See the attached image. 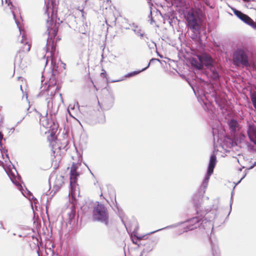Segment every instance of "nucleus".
I'll use <instances>...</instances> for the list:
<instances>
[{
    "mask_svg": "<svg viewBox=\"0 0 256 256\" xmlns=\"http://www.w3.org/2000/svg\"><path fill=\"white\" fill-rule=\"evenodd\" d=\"M194 206L198 216L188 219L184 222H178L164 228H160L148 233V234H152L164 229L176 228L180 224L183 225V230L180 233L187 232L199 227V222L200 220H202L200 226L202 228L205 230L210 229V228L212 229L213 223L212 220L216 218V212L218 210V206L217 204H214L212 208H210V209L207 208L204 210H202L200 204L198 202H194Z\"/></svg>",
    "mask_w": 256,
    "mask_h": 256,
    "instance_id": "1",
    "label": "nucleus"
},
{
    "mask_svg": "<svg viewBox=\"0 0 256 256\" xmlns=\"http://www.w3.org/2000/svg\"><path fill=\"white\" fill-rule=\"evenodd\" d=\"M48 8L46 6L45 14L47 15L48 20H47V30L46 34L48 35L46 38V52H50L52 56V53L56 50V43L54 42L55 37L56 36L58 26L56 22V13L52 8L50 17L48 12Z\"/></svg>",
    "mask_w": 256,
    "mask_h": 256,
    "instance_id": "2",
    "label": "nucleus"
},
{
    "mask_svg": "<svg viewBox=\"0 0 256 256\" xmlns=\"http://www.w3.org/2000/svg\"><path fill=\"white\" fill-rule=\"evenodd\" d=\"M198 62L193 58L192 60V65L198 70L203 69L204 66L210 68L214 66V60L208 54L204 52L196 55Z\"/></svg>",
    "mask_w": 256,
    "mask_h": 256,
    "instance_id": "3",
    "label": "nucleus"
},
{
    "mask_svg": "<svg viewBox=\"0 0 256 256\" xmlns=\"http://www.w3.org/2000/svg\"><path fill=\"white\" fill-rule=\"evenodd\" d=\"M93 220L94 221L100 222L106 226L108 224V214L106 208L104 204L98 202L94 207L92 212Z\"/></svg>",
    "mask_w": 256,
    "mask_h": 256,
    "instance_id": "4",
    "label": "nucleus"
},
{
    "mask_svg": "<svg viewBox=\"0 0 256 256\" xmlns=\"http://www.w3.org/2000/svg\"><path fill=\"white\" fill-rule=\"evenodd\" d=\"M216 155L214 152H213L210 157L206 174L199 189V192L202 196L205 193L206 190L208 186L210 178L214 172V169L216 166Z\"/></svg>",
    "mask_w": 256,
    "mask_h": 256,
    "instance_id": "5",
    "label": "nucleus"
},
{
    "mask_svg": "<svg viewBox=\"0 0 256 256\" xmlns=\"http://www.w3.org/2000/svg\"><path fill=\"white\" fill-rule=\"evenodd\" d=\"M233 63L235 66L242 65L244 66H250L247 52L243 48H238L232 56Z\"/></svg>",
    "mask_w": 256,
    "mask_h": 256,
    "instance_id": "6",
    "label": "nucleus"
},
{
    "mask_svg": "<svg viewBox=\"0 0 256 256\" xmlns=\"http://www.w3.org/2000/svg\"><path fill=\"white\" fill-rule=\"evenodd\" d=\"M45 84L46 86H44V88H42V86L40 88V92L38 94V96H47V97L45 99L47 103L48 110L46 113V116H47L48 110L50 112L52 108V99L54 95V94H53L52 91L50 92V94H49V92L52 88H54L55 86H51L50 84H49L48 86L46 85V83H45Z\"/></svg>",
    "mask_w": 256,
    "mask_h": 256,
    "instance_id": "7",
    "label": "nucleus"
},
{
    "mask_svg": "<svg viewBox=\"0 0 256 256\" xmlns=\"http://www.w3.org/2000/svg\"><path fill=\"white\" fill-rule=\"evenodd\" d=\"M114 102V96L111 91L107 90L106 94L102 96V100L101 102L98 101V104L102 110H108L113 106Z\"/></svg>",
    "mask_w": 256,
    "mask_h": 256,
    "instance_id": "8",
    "label": "nucleus"
},
{
    "mask_svg": "<svg viewBox=\"0 0 256 256\" xmlns=\"http://www.w3.org/2000/svg\"><path fill=\"white\" fill-rule=\"evenodd\" d=\"M78 10L81 12L82 20L78 27V32L86 36H88V32L90 29V22L86 20V13L84 11L83 8L78 7Z\"/></svg>",
    "mask_w": 256,
    "mask_h": 256,
    "instance_id": "9",
    "label": "nucleus"
},
{
    "mask_svg": "<svg viewBox=\"0 0 256 256\" xmlns=\"http://www.w3.org/2000/svg\"><path fill=\"white\" fill-rule=\"evenodd\" d=\"M186 20L192 32L200 34V26L194 15L192 13L189 14Z\"/></svg>",
    "mask_w": 256,
    "mask_h": 256,
    "instance_id": "10",
    "label": "nucleus"
},
{
    "mask_svg": "<svg viewBox=\"0 0 256 256\" xmlns=\"http://www.w3.org/2000/svg\"><path fill=\"white\" fill-rule=\"evenodd\" d=\"M8 174V175L12 182L18 187V189L21 191L22 193L24 196L27 197L29 199L32 198L34 200H37L36 198L33 196L32 193L27 189H26L25 190L26 192V194H24V190L23 189L21 184L16 180V178L14 174H12L11 175H10Z\"/></svg>",
    "mask_w": 256,
    "mask_h": 256,
    "instance_id": "11",
    "label": "nucleus"
},
{
    "mask_svg": "<svg viewBox=\"0 0 256 256\" xmlns=\"http://www.w3.org/2000/svg\"><path fill=\"white\" fill-rule=\"evenodd\" d=\"M210 96L214 99L216 104L218 105V107L222 110L226 109L227 102L226 99L222 98L217 94L215 90L210 94Z\"/></svg>",
    "mask_w": 256,
    "mask_h": 256,
    "instance_id": "12",
    "label": "nucleus"
},
{
    "mask_svg": "<svg viewBox=\"0 0 256 256\" xmlns=\"http://www.w3.org/2000/svg\"><path fill=\"white\" fill-rule=\"evenodd\" d=\"M247 134L250 142L256 145V124L254 123L248 124Z\"/></svg>",
    "mask_w": 256,
    "mask_h": 256,
    "instance_id": "13",
    "label": "nucleus"
},
{
    "mask_svg": "<svg viewBox=\"0 0 256 256\" xmlns=\"http://www.w3.org/2000/svg\"><path fill=\"white\" fill-rule=\"evenodd\" d=\"M232 10L234 14L244 23L250 26L253 24V20L248 15L235 8Z\"/></svg>",
    "mask_w": 256,
    "mask_h": 256,
    "instance_id": "14",
    "label": "nucleus"
},
{
    "mask_svg": "<svg viewBox=\"0 0 256 256\" xmlns=\"http://www.w3.org/2000/svg\"><path fill=\"white\" fill-rule=\"evenodd\" d=\"M129 26H130L131 30L138 36H140V38L145 37L146 39H148V38L146 36V34H145L144 31L142 30L140 26H139L134 23L130 24Z\"/></svg>",
    "mask_w": 256,
    "mask_h": 256,
    "instance_id": "15",
    "label": "nucleus"
},
{
    "mask_svg": "<svg viewBox=\"0 0 256 256\" xmlns=\"http://www.w3.org/2000/svg\"><path fill=\"white\" fill-rule=\"evenodd\" d=\"M78 176H70V192L69 193V196L70 195L72 196V197L74 196V192L76 190L77 184V179Z\"/></svg>",
    "mask_w": 256,
    "mask_h": 256,
    "instance_id": "16",
    "label": "nucleus"
},
{
    "mask_svg": "<svg viewBox=\"0 0 256 256\" xmlns=\"http://www.w3.org/2000/svg\"><path fill=\"white\" fill-rule=\"evenodd\" d=\"M212 247V254L213 256H220V252L216 242H213L210 238H209Z\"/></svg>",
    "mask_w": 256,
    "mask_h": 256,
    "instance_id": "17",
    "label": "nucleus"
},
{
    "mask_svg": "<svg viewBox=\"0 0 256 256\" xmlns=\"http://www.w3.org/2000/svg\"><path fill=\"white\" fill-rule=\"evenodd\" d=\"M5 3L7 4L8 6H10V9L12 10L11 12H12V14L15 20V22H16V24L17 25V26L18 27L20 32L21 33L22 30L20 29V27L19 26L20 22H19L18 20L16 18V14H14V12L12 10V8H14V6L12 4V2L10 1V0H5Z\"/></svg>",
    "mask_w": 256,
    "mask_h": 256,
    "instance_id": "18",
    "label": "nucleus"
},
{
    "mask_svg": "<svg viewBox=\"0 0 256 256\" xmlns=\"http://www.w3.org/2000/svg\"><path fill=\"white\" fill-rule=\"evenodd\" d=\"M76 211V208L74 206H72L70 209V212H68V222L71 224L74 222Z\"/></svg>",
    "mask_w": 256,
    "mask_h": 256,
    "instance_id": "19",
    "label": "nucleus"
},
{
    "mask_svg": "<svg viewBox=\"0 0 256 256\" xmlns=\"http://www.w3.org/2000/svg\"><path fill=\"white\" fill-rule=\"evenodd\" d=\"M228 126L230 131L234 133L236 132V128L238 126V122L234 119H232L229 122Z\"/></svg>",
    "mask_w": 256,
    "mask_h": 256,
    "instance_id": "20",
    "label": "nucleus"
},
{
    "mask_svg": "<svg viewBox=\"0 0 256 256\" xmlns=\"http://www.w3.org/2000/svg\"><path fill=\"white\" fill-rule=\"evenodd\" d=\"M78 166L77 164L73 163L70 168V176H78L79 174L77 172Z\"/></svg>",
    "mask_w": 256,
    "mask_h": 256,
    "instance_id": "21",
    "label": "nucleus"
},
{
    "mask_svg": "<svg viewBox=\"0 0 256 256\" xmlns=\"http://www.w3.org/2000/svg\"><path fill=\"white\" fill-rule=\"evenodd\" d=\"M212 72L211 77L214 80H218L220 78V75L218 72L216 70V68L212 66V67L210 68Z\"/></svg>",
    "mask_w": 256,
    "mask_h": 256,
    "instance_id": "22",
    "label": "nucleus"
},
{
    "mask_svg": "<svg viewBox=\"0 0 256 256\" xmlns=\"http://www.w3.org/2000/svg\"><path fill=\"white\" fill-rule=\"evenodd\" d=\"M143 71L144 70H140L134 71V72H132L127 74H126L124 76V77L125 78L132 77V76L137 75L138 74H140V72H143Z\"/></svg>",
    "mask_w": 256,
    "mask_h": 256,
    "instance_id": "23",
    "label": "nucleus"
},
{
    "mask_svg": "<svg viewBox=\"0 0 256 256\" xmlns=\"http://www.w3.org/2000/svg\"><path fill=\"white\" fill-rule=\"evenodd\" d=\"M209 96H206L204 94L201 98L202 101L203 102L204 104L206 106L207 104V102H210V100H209Z\"/></svg>",
    "mask_w": 256,
    "mask_h": 256,
    "instance_id": "24",
    "label": "nucleus"
},
{
    "mask_svg": "<svg viewBox=\"0 0 256 256\" xmlns=\"http://www.w3.org/2000/svg\"><path fill=\"white\" fill-rule=\"evenodd\" d=\"M51 64H52V74L55 75L54 72H56L58 66H56V65L54 64V60L53 58H52V59H51Z\"/></svg>",
    "mask_w": 256,
    "mask_h": 256,
    "instance_id": "25",
    "label": "nucleus"
},
{
    "mask_svg": "<svg viewBox=\"0 0 256 256\" xmlns=\"http://www.w3.org/2000/svg\"><path fill=\"white\" fill-rule=\"evenodd\" d=\"M250 98L253 106L254 108L256 110V94H252L250 96Z\"/></svg>",
    "mask_w": 256,
    "mask_h": 256,
    "instance_id": "26",
    "label": "nucleus"
},
{
    "mask_svg": "<svg viewBox=\"0 0 256 256\" xmlns=\"http://www.w3.org/2000/svg\"><path fill=\"white\" fill-rule=\"evenodd\" d=\"M155 61H158V62H160V60L158 58H152L150 60V62L148 64V66L143 68L142 69V70H146L150 66V64H152V62H154Z\"/></svg>",
    "mask_w": 256,
    "mask_h": 256,
    "instance_id": "27",
    "label": "nucleus"
},
{
    "mask_svg": "<svg viewBox=\"0 0 256 256\" xmlns=\"http://www.w3.org/2000/svg\"><path fill=\"white\" fill-rule=\"evenodd\" d=\"M6 140L5 138H4L3 134L2 133V132H0V146L2 148V140Z\"/></svg>",
    "mask_w": 256,
    "mask_h": 256,
    "instance_id": "28",
    "label": "nucleus"
},
{
    "mask_svg": "<svg viewBox=\"0 0 256 256\" xmlns=\"http://www.w3.org/2000/svg\"><path fill=\"white\" fill-rule=\"evenodd\" d=\"M149 18H150V24H152L154 22V20L152 18V12H150Z\"/></svg>",
    "mask_w": 256,
    "mask_h": 256,
    "instance_id": "29",
    "label": "nucleus"
},
{
    "mask_svg": "<svg viewBox=\"0 0 256 256\" xmlns=\"http://www.w3.org/2000/svg\"><path fill=\"white\" fill-rule=\"evenodd\" d=\"M0 150L2 152H4L5 154H6V153H8V150L5 148H4L2 146V148H1L0 146Z\"/></svg>",
    "mask_w": 256,
    "mask_h": 256,
    "instance_id": "30",
    "label": "nucleus"
},
{
    "mask_svg": "<svg viewBox=\"0 0 256 256\" xmlns=\"http://www.w3.org/2000/svg\"><path fill=\"white\" fill-rule=\"evenodd\" d=\"M254 146L252 144H248V148L249 150H254Z\"/></svg>",
    "mask_w": 256,
    "mask_h": 256,
    "instance_id": "31",
    "label": "nucleus"
},
{
    "mask_svg": "<svg viewBox=\"0 0 256 256\" xmlns=\"http://www.w3.org/2000/svg\"><path fill=\"white\" fill-rule=\"evenodd\" d=\"M0 228L5 229L4 227L3 226L2 222H0Z\"/></svg>",
    "mask_w": 256,
    "mask_h": 256,
    "instance_id": "32",
    "label": "nucleus"
},
{
    "mask_svg": "<svg viewBox=\"0 0 256 256\" xmlns=\"http://www.w3.org/2000/svg\"><path fill=\"white\" fill-rule=\"evenodd\" d=\"M256 166V165H254V163L250 167L248 168V170H251L252 168H253L254 166Z\"/></svg>",
    "mask_w": 256,
    "mask_h": 256,
    "instance_id": "33",
    "label": "nucleus"
},
{
    "mask_svg": "<svg viewBox=\"0 0 256 256\" xmlns=\"http://www.w3.org/2000/svg\"><path fill=\"white\" fill-rule=\"evenodd\" d=\"M114 80L112 81V82H120V80Z\"/></svg>",
    "mask_w": 256,
    "mask_h": 256,
    "instance_id": "34",
    "label": "nucleus"
},
{
    "mask_svg": "<svg viewBox=\"0 0 256 256\" xmlns=\"http://www.w3.org/2000/svg\"><path fill=\"white\" fill-rule=\"evenodd\" d=\"M246 174L240 178V180L238 182L237 184H239L241 180L246 176Z\"/></svg>",
    "mask_w": 256,
    "mask_h": 256,
    "instance_id": "35",
    "label": "nucleus"
},
{
    "mask_svg": "<svg viewBox=\"0 0 256 256\" xmlns=\"http://www.w3.org/2000/svg\"><path fill=\"white\" fill-rule=\"evenodd\" d=\"M61 186H62V183L59 184H56L54 186H56V187H58V188H59Z\"/></svg>",
    "mask_w": 256,
    "mask_h": 256,
    "instance_id": "36",
    "label": "nucleus"
},
{
    "mask_svg": "<svg viewBox=\"0 0 256 256\" xmlns=\"http://www.w3.org/2000/svg\"><path fill=\"white\" fill-rule=\"evenodd\" d=\"M157 55L160 56V58H162L163 56L161 55L158 51H156Z\"/></svg>",
    "mask_w": 256,
    "mask_h": 256,
    "instance_id": "37",
    "label": "nucleus"
},
{
    "mask_svg": "<svg viewBox=\"0 0 256 256\" xmlns=\"http://www.w3.org/2000/svg\"><path fill=\"white\" fill-rule=\"evenodd\" d=\"M54 90L56 92L60 90V88L58 86H57L56 88H55Z\"/></svg>",
    "mask_w": 256,
    "mask_h": 256,
    "instance_id": "38",
    "label": "nucleus"
},
{
    "mask_svg": "<svg viewBox=\"0 0 256 256\" xmlns=\"http://www.w3.org/2000/svg\"><path fill=\"white\" fill-rule=\"evenodd\" d=\"M26 46H28V48L26 49V50L27 52H28L30 50V44H28Z\"/></svg>",
    "mask_w": 256,
    "mask_h": 256,
    "instance_id": "39",
    "label": "nucleus"
},
{
    "mask_svg": "<svg viewBox=\"0 0 256 256\" xmlns=\"http://www.w3.org/2000/svg\"><path fill=\"white\" fill-rule=\"evenodd\" d=\"M14 128H12L10 129V131L12 133L14 132Z\"/></svg>",
    "mask_w": 256,
    "mask_h": 256,
    "instance_id": "40",
    "label": "nucleus"
},
{
    "mask_svg": "<svg viewBox=\"0 0 256 256\" xmlns=\"http://www.w3.org/2000/svg\"><path fill=\"white\" fill-rule=\"evenodd\" d=\"M15 170H16V169H15ZM16 172V174L18 175L17 179L18 180L20 178V179L21 178H20V177L18 176V172Z\"/></svg>",
    "mask_w": 256,
    "mask_h": 256,
    "instance_id": "41",
    "label": "nucleus"
},
{
    "mask_svg": "<svg viewBox=\"0 0 256 256\" xmlns=\"http://www.w3.org/2000/svg\"><path fill=\"white\" fill-rule=\"evenodd\" d=\"M21 42L22 44H24V35L22 36V40H21Z\"/></svg>",
    "mask_w": 256,
    "mask_h": 256,
    "instance_id": "42",
    "label": "nucleus"
},
{
    "mask_svg": "<svg viewBox=\"0 0 256 256\" xmlns=\"http://www.w3.org/2000/svg\"><path fill=\"white\" fill-rule=\"evenodd\" d=\"M5 155H6V157L9 160V156H8V153H6Z\"/></svg>",
    "mask_w": 256,
    "mask_h": 256,
    "instance_id": "43",
    "label": "nucleus"
},
{
    "mask_svg": "<svg viewBox=\"0 0 256 256\" xmlns=\"http://www.w3.org/2000/svg\"><path fill=\"white\" fill-rule=\"evenodd\" d=\"M106 74V72L104 73V72H102L101 73V76H104Z\"/></svg>",
    "mask_w": 256,
    "mask_h": 256,
    "instance_id": "44",
    "label": "nucleus"
},
{
    "mask_svg": "<svg viewBox=\"0 0 256 256\" xmlns=\"http://www.w3.org/2000/svg\"><path fill=\"white\" fill-rule=\"evenodd\" d=\"M23 119H24V117L22 118V120H20V121L18 122H17V124H20Z\"/></svg>",
    "mask_w": 256,
    "mask_h": 256,
    "instance_id": "45",
    "label": "nucleus"
},
{
    "mask_svg": "<svg viewBox=\"0 0 256 256\" xmlns=\"http://www.w3.org/2000/svg\"><path fill=\"white\" fill-rule=\"evenodd\" d=\"M126 30H131L130 26V27L126 28Z\"/></svg>",
    "mask_w": 256,
    "mask_h": 256,
    "instance_id": "46",
    "label": "nucleus"
},
{
    "mask_svg": "<svg viewBox=\"0 0 256 256\" xmlns=\"http://www.w3.org/2000/svg\"><path fill=\"white\" fill-rule=\"evenodd\" d=\"M152 46L156 47V44L154 42H152Z\"/></svg>",
    "mask_w": 256,
    "mask_h": 256,
    "instance_id": "47",
    "label": "nucleus"
},
{
    "mask_svg": "<svg viewBox=\"0 0 256 256\" xmlns=\"http://www.w3.org/2000/svg\"><path fill=\"white\" fill-rule=\"evenodd\" d=\"M245 2H248L250 1V0H243Z\"/></svg>",
    "mask_w": 256,
    "mask_h": 256,
    "instance_id": "48",
    "label": "nucleus"
},
{
    "mask_svg": "<svg viewBox=\"0 0 256 256\" xmlns=\"http://www.w3.org/2000/svg\"><path fill=\"white\" fill-rule=\"evenodd\" d=\"M20 90H22V92H23V90H22V86H20Z\"/></svg>",
    "mask_w": 256,
    "mask_h": 256,
    "instance_id": "49",
    "label": "nucleus"
},
{
    "mask_svg": "<svg viewBox=\"0 0 256 256\" xmlns=\"http://www.w3.org/2000/svg\"><path fill=\"white\" fill-rule=\"evenodd\" d=\"M2 4H3V0H0Z\"/></svg>",
    "mask_w": 256,
    "mask_h": 256,
    "instance_id": "50",
    "label": "nucleus"
},
{
    "mask_svg": "<svg viewBox=\"0 0 256 256\" xmlns=\"http://www.w3.org/2000/svg\"><path fill=\"white\" fill-rule=\"evenodd\" d=\"M60 178H62V180L63 179V178H64V176H60Z\"/></svg>",
    "mask_w": 256,
    "mask_h": 256,
    "instance_id": "51",
    "label": "nucleus"
},
{
    "mask_svg": "<svg viewBox=\"0 0 256 256\" xmlns=\"http://www.w3.org/2000/svg\"><path fill=\"white\" fill-rule=\"evenodd\" d=\"M60 96L61 98H62V94H60Z\"/></svg>",
    "mask_w": 256,
    "mask_h": 256,
    "instance_id": "52",
    "label": "nucleus"
},
{
    "mask_svg": "<svg viewBox=\"0 0 256 256\" xmlns=\"http://www.w3.org/2000/svg\"><path fill=\"white\" fill-rule=\"evenodd\" d=\"M2 118H0V122H2Z\"/></svg>",
    "mask_w": 256,
    "mask_h": 256,
    "instance_id": "53",
    "label": "nucleus"
},
{
    "mask_svg": "<svg viewBox=\"0 0 256 256\" xmlns=\"http://www.w3.org/2000/svg\"><path fill=\"white\" fill-rule=\"evenodd\" d=\"M232 193L231 200H232Z\"/></svg>",
    "mask_w": 256,
    "mask_h": 256,
    "instance_id": "54",
    "label": "nucleus"
},
{
    "mask_svg": "<svg viewBox=\"0 0 256 256\" xmlns=\"http://www.w3.org/2000/svg\"><path fill=\"white\" fill-rule=\"evenodd\" d=\"M214 140H215V136L214 135Z\"/></svg>",
    "mask_w": 256,
    "mask_h": 256,
    "instance_id": "55",
    "label": "nucleus"
},
{
    "mask_svg": "<svg viewBox=\"0 0 256 256\" xmlns=\"http://www.w3.org/2000/svg\"><path fill=\"white\" fill-rule=\"evenodd\" d=\"M254 165L256 166V161L254 162Z\"/></svg>",
    "mask_w": 256,
    "mask_h": 256,
    "instance_id": "56",
    "label": "nucleus"
},
{
    "mask_svg": "<svg viewBox=\"0 0 256 256\" xmlns=\"http://www.w3.org/2000/svg\"><path fill=\"white\" fill-rule=\"evenodd\" d=\"M36 238V240H37V242H38V238Z\"/></svg>",
    "mask_w": 256,
    "mask_h": 256,
    "instance_id": "57",
    "label": "nucleus"
},
{
    "mask_svg": "<svg viewBox=\"0 0 256 256\" xmlns=\"http://www.w3.org/2000/svg\"><path fill=\"white\" fill-rule=\"evenodd\" d=\"M22 235H21V234H20V235H19V237H22Z\"/></svg>",
    "mask_w": 256,
    "mask_h": 256,
    "instance_id": "58",
    "label": "nucleus"
},
{
    "mask_svg": "<svg viewBox=\"0 0 256 256\" xmlns=\"http://www.w3.org/2000/svg\"><path fill=\"white\" fill-rule=\"evenodd\" d=\"M122 222L123 224H124V222L123 220H122Z\"/></svg>",
    "mask_w": 256,
    "mask_h": 256,
    "instance_id": "59",
    "label": "nucleus"
},
{
    "mask_svg": "<svg viewBox=\"0 0 256 256\" xmlns=\"http://www.w3.org/2000/svg\"><path fill=\"white\" fill-rule=\"evenodd\" d=\"M230 207L232 206V205H231V204L230 205ZM231 208H230V209H231Z\"/></svg>",
    "mask_w": 256,
    "mask_h": 256,
    "instance_id": "60",
    "label": "nucleus"
}]
</instances>
